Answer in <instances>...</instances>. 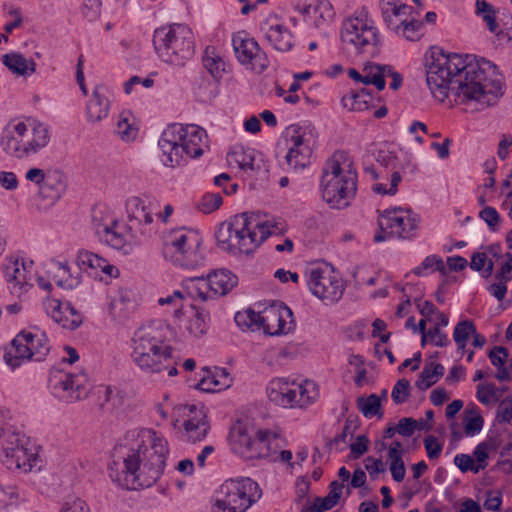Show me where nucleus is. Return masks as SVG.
I'll return each mask as SVG.
<instances>
[{
    "mask_svg": "<svg viewBox=\"0 0 512 512\" xmlns=\"http://www.w3.org/2000/svg\"><path fill=\"white\" fill-rule=\"evenodd\" d=\"M426 82L439 102L453 94L461 103L475 102L479 109L492 105L504 87L503 77L492 62L443 52L433 54L427 62Z\"/></svg>",
    "mask_w": 512,
    "mask_h": 512,
    "instance_id": "1",
    "label": "nucleus"
},
{
    "mask_svg": "<svg viewBox=\"0 0 512 512\" xmlns=\"http://www.w3.org/2000/svg\"><path fill=\"white\" fill-rule=\"evenodd\" d=\"M169 454L167 440L151 429H133L113 450L109 476L127 490L149 488L164 472Z\"/></svg>",
    "mask_w": 512,
    "mask_h": 512,
    "instance_id": "2",
    "label": "nucleus"
},
{
    "mask_svg": "<svg viewBox=\"0 0 512 512\" xmlns=\"http://www.w3.org/2000/svg\"><path fill=\"white\" fill-rule=\"evenodd\" d=\"M170 327L162 321H151L139 327L131 338V359L146 375L178 374L174 349L169 343Z\"/></svg>",
    "mask_w": 512,
    "mask_h": 512,
    "instance_id": "3",
    "label": "nucleus"
},
{
    "mask_svg": "<svg viewBox=\"0 0 512 512\" xmlns=\"http://www.w3.org/2000/svg\"><path fill=\"white\" fill-rule=\"evenodd\" d=\"M320 190L322 198L331 208L349 206L357 190V172L344 151H336L322 170Z\"/></svg>",
    "mask_w": 512,
    "mask_h": 512,
    "instance_id": "4",
    "label": "nucleus"
},
{
    "mask_svg": "<svg viewBox=\"0 0 512 512\" xmlns=\"http://www.w3.org/2000/svg\"><path fill=\"white\" fill-rule=\"evenodd\" d=\"M158 145L162 153V163L166 167L174 168L182 164L185 156H202L208 148V135L197 125L174 123L163 131Z\"/></svg>",
    "mask_w": 512,
    "mask_h": 512,
    "instance_id": "5",
    "label": "nucleus"
},
{
    "mask_svg": "<svg viewBox=\"0 0 512 512\" xmlns=\"http://www.w3.org/2000/svg\"><path fill=\"white\" fill-rule=\"evenodd\" d=\"M50 138V129L42 122L12 120L2 131L0 145L9 156L26 159L47 147Z\"/></svg>",
    "mask_w": 512,
    "mask_h": 512,
    "instance_id": "6",
    "label": "nucleus"
},
{
    "mask_svg": "<svg viewBox=\"0 0 512 512\" xmlns=\"http://www.w3.org/2000/svg\"><path fill=\"white\" fill-rule=\"evenodd\" d=\"M162 254L176 266L194 269L205 261L203 238L187 227L171 229L163 235Z\"/></svg>",
    "mask_w": 512,
    "mask_h": 512,
    "instance_id": "7",
    "label": "nucleus"
},
{
    "mask_svg": "<svg viewBox=\"0 0 512 512\" xmlns=\"http://www.w3.org/2000/svg\"><path fill=\"white\" fill-rule=\"evenodd\" d=\"M258 225L255 217L247 212L221 223L215 233L218 247L234 255L253 253L261 245V238L256 239Z\"/></svg>",
    "mask_w": 512,
    "mask_h": 512,
    "instance_id": "8",
    "label": "nucleus"
},
{
    "mask_svg": "<svg viewBox=\"0 0 512 512\" xmlns=\"http://www.w3.org/2000/svg\"><path fill=\"white\" fill-rule=\"evenodd\" d=\"M153 45L158 56L166 63L183 66L195 51L191 29L183 24L157 28Z\"/></svg>",
    "mask_w": 512,
    "mask_h": 512,
    "instance_id": "9",
    "label": "nucleus"
},
{
    "mask_svg": "<svg viewBox=\"0 0 512 512\" xmlns=\"http://www.w3.org/2000/svg\"><path fill=\"white\" fill-rule=\"evenodd\" d=\"M340 36L342 44L357 54L375 56L379 53V31L364 10L356 11L343 22Z\"/></svg>",
    "mask_w": 512,
    "mask_h": 512,
    "instance_id": "10",
    "label": "nucleus"
},
{
    "mask_svg": "<svg viewBox=\"0 0 512 512\" xmlns=\"http://www.w3.org/2000/svg\"><path fill=\"white\" fill-rule=\"evenodd\" d=\"M262 496L257 482L248 477L224 481L216 492L214 512H245Z\"/></svg>",
    "mask_w": 512,
    "mask_h": 512,
    "instance_id": "11",
    "label": "nucleus"
},
{
    "mask_svg": "<svg viewBox=\"0 0 512 512\" xmlns=\"http://www.w3.org/2000/svg\"><path fill=\"white\" fill-rule=\"evenodd\" d=\"M49 351V340L43 331L23 330L5 348L3 358L11 369H15L28 360H44Z\"/></svg>",
    "mask_w": 512,
    "mask_h": 512,
    "instance_id": "12",
    "label": "nucleus"
},
{
    "mask_svg": "<svg viewBox=\"0 0 512 512\" xmlns=\"http://www.w3.org/2000/svg\"><path fill=\"white\" fill-rule=\"evenodd\" d=\"M267 395L269 400L278 406L304 408L316 401L319 390L316 383L311 380L296 382L286 378H275L267 387Z\"/></svg>",
    "mask_w": 512,
    "mask_h": 512,
    "instance_id": "13",
    "label": "nucleus"
},
{
    "mask_svg": "<svg viewBox=\"0 0 512 512\" xmlns=\"http://www.w3.org/2000/svg\"><path fill=\"white\" fill-rule=\"evenodd\" d=\"M238 283V278L232 272L221 269L204 276L186 278L182 281V287L192 299L203 302L214 297L226 295Z\"/></svg>",
    "mask_w": 512,
    "mask_h": 512,
    "instance_id": "14",
    "label": "nucleus"
},
{
    "mask_svg": "<svg viewBox=\"0 0 512 512\" xmlns=\"http://www.w3.org/2000/svg\"><path fill=\"white\" fill-rule=\"evenodd\" d=\"M420 218L410 209L396 207L384 210L378 219L380 231L373 237L375 243L385 241L389 237L411 239L415 236Z\"/></svg>",
    "mask_w": 512,
    "mask_h": 512,
    "instance_id": "15",
    "label": "nucleus"
},
{
    "mask_svg": "<svg viewBox=\"0 0 512 512\" xmlns=\"http://www.w3.org/2000/svg\"><path fill=\"white\" fill-rule=\"evenodd\" d=\"M306 282L311 293L325 304L338 302L344 293L342 279L328 267H311L306 271Z\"/></svg>",
    "mask_w": 512,
    "mask_h": 512,
    "instance_id": "16",
    "label": "nucleus"
},
{
    "mask_svg": "<svg viewBox=\"0 0 512 512\" xmlns=\"http://www.w3.org/2000/svg\"><path fill=\"white\" fill-rule=\"evenodd\" d=\"M284 137L289 146L285 159L290 169L296 171L307 167L315 144L311 131L291 125L285 130Z\"/></svg>",
    "mask_w": 512,
    "mask_h": 512,
    "instance_id": "17",
    "label": "nucleus"
},
{
    "mask_svg": "<svg viewBox=\"0 0 512 512\" xmlns=\"http://www.w3.org/2000/svg\"><path fill=\"white\" fill-rule=\"evenodd\" d=\"M2 464L11 471L20 470L25 473L37 467L40 459L36 453L29 452L24 444V436L20 433H9L2 444Z\"/></svg>",
    "mask_w": 512,
    "mask_h": 512,
    "instance_id": "18",
    "label": "nucleus"
},
{
    "mask_svg": "<svg viewBox=\"0 0 512 512\" xmlns=\"http://www.w3.org/2000/svg\"><path fill=\"white\" fill-rule=\"evenodd\" d=\"M49 383L52 394L65 403L85 398L91 388L89 377L84 370L78 373L58 372L50 378Z\"/></svg>",
    "mask_w": 512,
    "mask_h": 512,
    "instance_id": "19",
    "label": "nucleus"
},
{
    "mask_svg": "<svg viewBox=\"0 0 512 512\" xmlns=\"http://www.w3.org/2000/svg\"><path fill=\"white\" fill-rule=\"evenodd\" d=\"M232 45L237 60L246 69L260 74L268 68V56L254 38L241 32L234 35Z\"/></svg>",
    "mask_w": 512,
    "mask_h": 512,
    "instance_id": "20",
    "label": "nucleus"
},
{
    "mask_svg": "<svg viewBox=\"0 0 512 512\" xmlns=\"http://www.w3.org/2000/svg\"><path fill=\"white\" fill-rule=\"evenodd\" d=\"M3 272L10 293L16 297L22 298L33 287L32 262H26L18 257L7 258Z\"/></svg>",
    "mask_w": 512,
    "mask_h": 512,
    "instance_id": "21",
    "label": "nucleus"
},
{
    "mask_svg": "<svg viewBox=\"0 0 512 512\" xmlns=\"http://www.w3.org/2000/svg\"><path fill=\"white\" fill-rule=\"evenodd\" d=\"M291 3L304 16L306 22L316 27L331 22L335 14L328 0H291Z\"/></svg>",
    "mask_w": 512,
    "mask_h": 512,
    "instance_id": "22",
    "label": "nucleus"
},
{
    "mask_svg": "<svg viewBox=\"0 0 512 512\" xmlns=\"http://www.w3.org/2000/svg\"><path fill=\"white\" fill-rule=\"evenodd\" d=\"M260 29L275 50L286 52L293 47V34L277 16L267 17L261 23Z\"/></svg>",
    "mask_w": 512,
    "mask_h": 512,
    "instance_id": "23",
    "label": "nucleus"
},
{
    "mask_svg": "<svg viewBox=\"0 0 512 512\" xmlns=\"http://www.w3.org/2000/svg\"><path fill=\"white\" fill-rule=\"evenodd\" d=\"M230 165H236L245 173L267 172L268 167L262 153L242 146H235L227 155Z\"/></svg>",
    "mask_w": 512,
    "mask_h": 512,
    "instance_id": "24",
    "label": "nucleus"
},
{
    "mask_svg": "<svg viewBox=\"0 0 512 512\" xmlns=\"http://www.w3.org/2000/svg\"><path fill=\"white\" fill-rule=\"evenodd\" d=\"M46 313L54 322L69 330L77 329L83 322V317L70 302H61L58 299H47L44 302Z\"/></svg>",
    "mask_w": 512,
    "mask_h": 512,
    "instance_id": "25",
    "label": "nucleus"
},
{
    "mask_svg": "<svg viewBox=\"0 0 512 512\" xmlns=\"http://www.w3.org/2000/svg\"><path fill=\"white\" fill-rule=\"evenodd\" d=\"M182 410L183 415L187 417L184 421L187 441L191 443L203 441L210 429V425L203 409L192 404L185 405Z\"/></svg>",
    "mask_w": 512,
    "mask_h": 512,
    "instance_id": "26",
    "label": "nucleus"
},
{
    "mask_svg": "<svg viewBox=\"0 0 512 512\" xmlns=\"http://www.w3.org/2000/svg\"><path fill=\"white\" fill-rule=\"evenodd\" d=\"M262 328L271 336L287 334L293 328L292 311L286 306L266 309L263 312Z\"/></svg>",
    "mask_w": 512,
    "mask_h": 512,
    "instance_id": "27",
    "label": "nucleus"
},
{
    "mask_svg": "<svg viewBox=\"0 0 512 512\" xmlns=\"http://www.w3.org/2000/svg\"><path fill=\"white\" fill-rule=\"evenodd\" d=\"M284 444L285 440L279 431L259 429L255 432L253 458H270L276 456Z\"/></svg>",
    "mask_w": 512,
    "mask_h": 512,
    "instance_id": "28",
    "label": "nucleus"
},
{
    "mask_svg": "<svg viewBox=\"0 0 512 512\" xmlns=\"http://www.w3.org/2000/svg\"><path fill=\"white\" fill-rule=\"evenodd\" d=\"M127 230L126 225L114 219L111 227L100 228V232H104L100 240L114 249L127 253L131 249V237L127 234Z\"/></svg>",
    "mask_w": 512,
    "mask_h": 512,
    "instance_id": "29",
    "label": "nucleus"
},
{
    "mask_svg": "<svg viewBox=\"0 0 512 512\" xmlns=\"http://www.w3.org/2000/svg\"><path fill=\"white\" fill-rule=\"evenodd\" d=\"M230 443L236 454L247 459H253L255 433L251 434L247 428L237 424L230 431Z\"/></svg>",
    "mask_w": 512,
    "mask_h": 512,
    "instance_id": "30",
    "label": "nucleus"
},
{
    "mask_svg": "<svg viewBox=\"0 0 512 512\" xmlns=\"http://www.w3.org/2000/svg\"><path fill=\"white\" fill-rule=\"evenodd\" d=\"M110 110V101L103 88L96 87L86 105V115L90 123H98L105 119Z\"/></svg>",
    "mask_w": 512,
    "mask_h": 512,
    "instance_id": "31",
    "label": "nucleus"
},
{
    "mask_svg": "<svg viewBox=\"0 0 512 512\" xmlns=\"http://www.w3.org/2000/svg\"><path fill=\"white\" fill-rule=\"evenodd\" d=\"M232 378L225 368H216L215 372L203 377L197 388L204 392H216L230 387Z\"/></svg>",
    "mask_w": 512,
    "mask_h": 512,
    "instance_id": "32",
    "label": "nucleus"
},
{
    "mask_svg": "<svg viewBox=\"0 0 512 512\" xmlns=\"http://www.w3.org/2000/svg\"><path fill=\"white\" fill-rule=\"evenodd\" d=\"M390 71V65H381L372 62L364 64L361 72L359 83L364 85H374L378 91H381L386 86V81L383 79V73Z\"/></svg>",
    "mask_w": 512,
    "mask_h": 512,
    "instance_id": "33",
    "label": "nucleus"
},
{
    "mask_svg": "<svg viewBox=\"0 0 512 512\" xmlns=\"http://www.w3.org/2000/svg\"><path fill=\"white\" fill-rule=\"evenodd\" d=\"M413 8L411 6L400 4L395 0H383L382 14L387 25L393 30L395 23H399L401 18H411Z\"/></svg>",
    "mask_w": 512,
    "mask_h": 512,
    "instance_id": "34",
    "label": "nucleus"
},
{
    "mask_svg": "<svg viewBox=\"0 0 512 512\" xmlns=\"http://www.w3.org/2000/svg\"><path fill=\"white\" fill-rule=\"evenodd\" d=\"M3 64L14 74L19 76H30L36 71V63L32 59H26L19 53L5 54L2 58Z\"/></svg>",
    "mask_w": 512,
    "mask_h": 512,
    "instance_id": "35",
    "label": "nucleus"
},
{
    "mask_svg": "<svg viewBox=\"0 0 512 512\" xmlns=\"http://www.w3.org/2000/svg\"><path fill=\"white\" fill-rule=\"evenodd\" d=\"M132 309L131 292L121 289L113 296L109 303V313L115 320H124Z\"/></svg>",
    "mask_w": 512,
    "mask_h": 512,
    "instance_id": "36",
    "label": "nucleus"
},
{
    "mask_svg": "<svg viewBox=\"0 0 512 512\" xmlns=\"http://www.w3.org/2000/svg\"><path fill=\"white\" fill-rule=\"evenodd\" d=\"M114 133L124 142H131L138 135V128L134 123V118L128 112H122L117 117Z\"/></svg>",
    "mask_w": 512,
    "mask_h": 512,
    "instance_id": "37",
    "label": "nucleus"
},
{
    "mask_svg": "<svg viewBox=\"0 0 512 512\" xmlns=\"http://www.w3.org/2000/svg\"><path fill=\"white\" fill-rule=\"evenodd\" d=\"M255 217L256 222L259 224L255 227L256 231V239L259 240L261 238V244L268 238L270 235H280L283 234L286 230V226L282 221L276 220H263L261 219L259 214L249 213Z\"/></svg>",
    "mask_w": 512,
    "mask_h": 512,
    "instance_id": "38",
    "label": "nucleus"
},
{
    "mask_svg": "<svg viewBox=\"0 0 512 512\" xmlns=\"http://www.w3.org/2000/svg\"><path fill=\"white\" fill-rule=\"evenodd\" d=\"M76 264L79 269L87 272L90 275L94 274V276H97L102 265H106V259L93 252L82 250L77 254Z\"/></svg>",
    "mask_w": 512,
    "mask_h": 512,
    "instance_id": "39",
    "label": "nucleus"
},
{
    "mask_svg": "<svg viewBox=\"0 0 512 512\" xmlns=\"http://www.w3.org/2000/svg\"><path fill=\"white\" fill-rule=\"evenodd\" d=\"M202 61L203 66L213 78L219 79L222 77L225 72L226 63L214 47H207L205 49Z\"/></svg>",
    "mask_w": 512,
    "mask_h": 512,
    "instance_id": "40",
    "label": "nucleus"
},
{
    "mask_svg": "<svg viewBox=\"0 0 512 512\" xmlns=\"http://www.w3.org/2000/svg\"><path fill=\"white\" fill-rule=\"evenodd\" d=\"M422 27L423 23L412 16L411 18H401L399 23H395L393 30L409 41H416L422 36Z\"/></svg>",
    "mask_w": 512,
    "mask_h": 512,
    "instance_id": "41",
    "label": "nucleus"
},
{
    "mask_svg": "<svg viewBox=\"0 0 512 512\" xmlns=\"http://www.w3.org/2000/svg\"><path fill=\"white\" fill-rule=\"evenodd\" d=\"M263 313H257L252 309L239 311L235 314L234 320L242 330H260L262 328Z\"/></svg>",
    "mask_w": 512,
    "mask_h": 512,
    "instance_id": "42",
    "label": "nucleus"
},
{
    "mask_svg": "<svg viewBox=\"0 0 512 512\" xmlns=\"http://www.w3.org/2000/svg\"><path fill=\"white\" fill-rule=\"evenodd\" d=\"M484 425V419L481 416L479 409L476 406L465 409V415L463 417L464 432L467 436H474L482 430Z\"/></svg>",
    "mask_w": 512,
    "mask_h": 512,
    "instance_id": "43",
    "label": "nucleus"
},
{
    "mask_svg": "<svg viewBox=\"0 0 512 512\" xmlns=\"http://www.w3.org/2000/svg\"><path fill=\"white\" fill-rule=\"evenodd\" d=\"M209 319L210 316L207 311L195 310L187 322L186 330L194 337H201L208 330Z\"/></svg>",
    "mask_w": 512,
    "mask_h": 512,
    "instance_id": "44",
    "label": "nucleus"
},
{
    "mask_svg": "<svg viewBox=\"0 0 512 512\" xmlns=\"http://www.w3.org/2000/svg\"><path fill=\"white\" fill-rule=\"evenodd\" d=\"M53 267V279L58 286L65 289H72L79 284L78 278L72 276L70 267L67 263L55 262Z\"/></svg>",
    "mask_w": 512,
    "mask_h": 512,
    "instance_id": "45",
    "label": "nucleus"
},
{
    "mask_svg": "<svg viewBox=\"0 0 512 512\" xmlns=\"http://www.w3.org/2000/svg\"><path fill=\"white\" fill-rule=\"evenodd\" d=\"M476 326L471 320H462L457 323L453 331V339L457 344L458 350L461 351V354L464 353V350L467 345V341L473 333H475Z\"/></svg>",
    "mask_w": 512,
    "mask_h": 512,
    "instance_id": "46",
    "label": "nucleus"
},
{
    "mask_svg": "<svg viewBox=\"0 0 512 512\" xmlns=\"http://www.w3.org/2000/svg\"><path fill=\"white\" fill-rule=\"evenodd\" d=\"M372 94H354L342 97V104L349 111H365L372 107Z\"/></svg>",
    "mask_w": 512,
    "mask_h": 512,
    "instance_id": "47",
    "label": "nucleus"
},
{
    "mask_svg": "<svg viewBox=\"0 0 512 512\" xmlns=\"http://www.w3.org/2000/svg\"><path fill=\"white\" fill-rule=\"evenodd\" d=\"M357 407L366 418H372L376 415L382 416L380 412V398L376 394H371L368 397H359L357 399Z\"/></svg>",
    "mask_w": 512,
    "mask_h": 512,
    "instance_id": "48",
    "label": "nucleus"
},
{
    "mask_svg": "<svg viewBox=\"0 0 512 512\" xmlns=\"http://www.w3.org/2000/svg\"><path fill=\"white\" fill-rule=\"evenodd\" d=\"M475 7L476 14L482 17L489 31L496 32L498 29V24L495 18L496 12L494 7L491 4H489L486 0H476Z\"/></svg>",
    "mask_w": 512,
    "mask_h": 512,
    "instance_id": "49",
    "label": "nucleus"
},
{
    "mask_svg": "<svg viewBox=\"0 0 512 512\" xmlns=\"http://www.w3.org/2000/svg\"><path fill=\"white\" fill-rule=\"evenodd\" d=\"M439 271L445 273V265L441 257L437 255L427 256L420 266L413 269V273L417 276H425L428 271Z\"/></svg>",
    "mask_w": 512,
    "mask_h": 512,
    "instance_id": "50",
    "label": "nucleus"
},
{
    "mask_svg": "<svg viewBox=\"0 0 512 512\" xmlns=\"http://www.w3.org/2000/svg\"><path fill=\"white\" fill-rule=\"evenodd\" d=\"M388 457L390 460V472L393 480L396 482H402L406 475L405 464L402 458L403 454L388 449Z\"/></svg>",
    "mask_w": 512,
    "mask_h": 512,
    "instance_id": "51",
    "label": "nucleus"
},
{
    "mask_svg": "<svg viewBox=\"0 0 512 512\" xmlns=\"http://www.w3.org/2000/svg\"><path fill=\"white\" fill-rule=\"evenodd\" d=\"M431 427L425 426L423 420L417 421L410 417L401 418L397 424V433L404 437H410L416 430L426 429Z\"/></svg>",
    "mask_w": 512,
    "mask_h": 512,
    "instance_id": "52",
    "label": "nucleus"
},
{
    "mask_svg": "<svg viewBox=\"0 0 512 512\" xmlns=\"http://www.w3.org/2000/svg\"><path fill=\"white\" fill-rule=\"evenodd\" d=\"M115 218L103 209H94L92 212V226L96 235L101 238L104 232H100V228L111 227Z\"/></svg>",
    "mask_w": 512,
    "mask_h": 512,
    "instance_id": "53",
    "label": "nucleus"
},
{
    "mask_svg": "<svg viewBox=\"0 0 512 512\" xmlns=\"http://www.w3.org/2000/svg\"><path fill=\"white\" fill-rule=\"evenodd\" d=\"M223 199L220 193H206L202 196L198 208L205 214L212 213L222 205Z\"/></svg>",
    "mask_w": 512,
    "mask_h": 512,
    "instance_id": "54",
    "label": "nucleus"
},
{
    "mask_svg": "<svg viewBox=\"0 0 512 512\" xmlns=\"http://www.w3.org/2000/svg\"><path fill=\"white\" fill-rule=\"evenodd\" d=\"M454 463L462 472L472 471L478 473L480 469L486 468V464L475 465L473 458L468 454H457L454 458Z\"/></svg>",
    "mask_w": 512,
    "mask_h": 512,
    "instance_id": "55",
    "label": "nucleus"
},
{
    "mask_svg": "<svg viewBox=\"0 0 512 512\" xmlns=\"http://www.w3.org/2000/svg\"><path fill=\"white\" fill-rule=\"evenodd\" d=\"M101 0H84L81 7V14L88 21L97 20L101 14Z\"/></svg>",
    "mask_w": 512,
    "mask_h": 512,
    "instance_id": "56",
    "label": "nucleus"
},
{
    "mask_svg": "<svg viewBox=\"0 0 512 512\" xmlns=\"http://www.w3.org/2000/svg\"><path fill=\"white\" fill-rule=\"evenodd\" d=\"M410 390V382L406 379H400L396 382L392 389L391 397L396 404L404 403Z\"/></svg>",
    "mask_w": 512,
    "mask_h": 512,
    "instance_id": "57",
    "label": "nucleus"
},
{
    "mask_svg": "<svg viewBox=\"0 0 512 512\" xmlns=\"http://www.w3.org/2000/svg\"><path fill=\"white\" fill-rule=\"evenodd\" d=\"M479 217L487 224L491 231H496L498 229L500 223V215L494 207H484L479 212Z\"/></svg>",
    "mask_w": 512,
    "mask_h": 512,
    "instance_id": "58",
    "label": "nucleus"
},
{
    "mask_svg": "<svg viewBox=\"0 0 512 512\" xmlns=\"http://www.w3.org/2000/svg\"><path fill=\"white\" fill-rule=\"evenodd\" d=\"M496 420L499 424L512 422V396L503 399L497 408Z\"/></svg>",
    "mask_w": 512,
    "mask_h": 512,
    "instance_id": "59",
    "label": "nucleus"
},
{
    "mask_svg": "<svg viewBox=\"0 0 512 512\" xmlns=\"http://www.w3.org/2000/svg\"><path fill=\"white\" fill-rule=\"evenodd\" d=\"M402 177L399 172H394L391 175V182L390 187L386 188V185L382 183H376L372 186V190L377 194H387V195H394L397 192V186L400 183Z\"/></svg>",
    "mask_w": 512,
    "mask_h": 512,
    "instance_id": "60",
    "label": "nucleus"
},
{
    "mask_svg": "<svg viewBox=\"0 0 512 512\" xmlns=\"http://www.w3.org/2000/svg\"><path fill=\"white\" fill-rule=\"evenodd\" d=\"M496 394V386L492 383L481 384L477 387L476 397L477 400L482 404H489L491 399L496 397Z\"/></svg>",
    "mask_w": 512,
    "mask_h": 512,
    "instance_id": "61",
    "label": "nucleus"
},
{
    "mask_svg": "<svg viewBox=\"0 0 512 512\" xmlns=\"http://www.w3.org/2000/svg\"><path fill=\"white\" fill-rule=\"evenodd\" d=\"M437 378L434 375L432 369L426 363L424 366L418 380L416 381V386L421 390H426L430 388L432 385H434L437 382Z\"/></svg>",
    "mask_w": 512,
    "mask_h": 512,
    "instance_id": "62",
    "label": "nucleus"
},
{
    "mask_svg": "<svg viewBox=\"0 0 512 512\" xmlns=\"http://www.w3.org/2000/svg\"><path fill=\"white\" fill-rule=\"evenodd\" d=\"M60 512H90V509L81 498H71L63 504Z\"/></svg>",
    "mask_w": 512,
    "mask_h": 512,
    "instance_id": "63",
    "label": "nucleus"
},
{
    "mask_svg": "<svg viewBox=\"0 0 512 512\" xmlns=\"http://www.w3.org/2000/svg\"><path fill=\"white\" fill-rule=\"evenodd\" d=\"M505 258L506 260L496 273L495 278L497 281H504L507 283L512 279V254L506 253Z\"/></svg>",
    "mask_w": 512,
    "mask_h": 512,
    "instance_id": "64",
    "label": "nucleus"
}]
</instances>
